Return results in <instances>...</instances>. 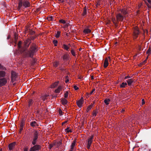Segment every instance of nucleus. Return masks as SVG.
Returning a JSON list of instances; mask_svg holds the SVG:
<instances>
[{
    "label": "nucleus",
    "mask_w": 151,
    "mask_h": 151,
    "mask_svg": "<svg viewBox=\"0 0 151 151\" xmlns=\"http://www.w3.org/2000/svg\"><path fill=\"white\" fill-rule=\"evenodd\" d=\"M37 47L36 45L33 43L31 45L29 50L24 51L23 53V55L25 58H33V56L38 51Z\"/></svg>",
    "instance_id": "obj_1"
},
{
    "label": "nucleus",
    "mask_w": 151,
    "mask_h": 151,
    "mask_svg": "<svg viewBox=\"0 0 151 151\" xmlns=\"http://www.w3.org/2000/svg\"><path fill=\"white\" fill-rule=\"evenodd\" d=\"M6 74L4 71H0V87L5 86L7 83V79L4 78L6 76Z\"/></svg>",
    "instance_id": "obj_2"
},
{
    "label": "nucleus",
    "mask_w": 151,
    "mask_h": 151,
    "mask_svg": "<svg viewBox=\"0 0 151 151\" xmlns=\"http://www.w3.org/2000/svg\"><path fill=\"white\" fill-rule=\"evenodd\" d=\"M30 3L27 0L23 1L22 0H19L18 6L17 9L18 10H19L22 6L25 8H28L30 7Z\"/></svg>",
    "instance_id": "obj_3"
},
{
    "label": "nucleus",
    "mask_w": 151,
    "mask_h": 151,
    "mask_svg": "<svg viewBox=\"0 0 151 151\" xmlns=\"http://www.w3.org/2000/svg\"><path fill=\"white\" fill-rule=\"evenodd\" d=\"M38 133L37 131H36L34 134L33 136V139L32 143L33 145H35L36 143L37 140L38 139Z\"/></svg>",
    "instance_id": "obj_4"
},
{
    "label": "nucleus",
    "mask_w": 151,
    "mask_h": 151,
    "mask_svg": "<svg viewBox=\"0 0 151 151\" xmlns=\"http://www.w3.org/2000/svg\"><path fill=\"white\" fill-rule=\"evenodd\" d=\"M93 136L91 135L88 139L87 147L88 149H89L90 148V147L92 144V141L93 140Z\"/></svg>",
    "instance_id": "obj_5"
},
{
    "label": "nucleus",
    "mask_w": 151,
    "mask_h": 151,
    "mask_svg": "<svg viewBox=\"0 0 151 151\" xmlns=\"http://www.w3.org/2000/svg\"><path fill=\"white\" fill-rule=\"evenodd\" d=\"M41 148V146L38 145H35L33 147H31L30 151H35L39 150Z\"/></svg>",
    "instance_id": "obj_6"
},
{
    "label": "nucleus",
    "mask_w": 151,
    "mask_h": 151,
    "mask_svg": "<svg viewBox=\"0 0 151 151\" xmlns=\"http://www.w3.org/2000/svg\"><path fill=\"white\" fill-rule=\"evenodd\" d=\"M116 18L117 20L119 21H122L124 19V17L120 13H119L116 15Z\"/></svg>",
    "instance_id": "obj_7"
},
{
    "label": "nucleus",
    "mask_w": 151,
    "mask_h": 151,
    "mask_svg": "<svg viewBox=\"0 0 151 151\" xmlns=\"http://www.w3.org/2000/svg\"><path fill=\"white\" fill-rule=\"evenodd\" d=\"M16 144V142H14L9 144V150H13Z\"/></svg>",
    "instance_id": "obj_8"
},
{
    "label": "nucleus",
    "mask_w": 151,
    "mask_h": 151,
    "mask_svg": "<svg viewBox=\"0 0 151 151\" xmlns=\"http://www.w3.org/2000/svg\"><path fill=\"white\" fill-rule=\"evenodd\" d=\"M83 98H81L78 101L76 102L78 106L80 108H81L82 106V104H83Z\"/></svg>",
    "instance_id": "obj_9"
},
{
    "label": "nucleus",
    "mask_w": 151,
    "mask_h": 151,
    "mask_svg": "<svg viewBox=\"0 0 151 151\" xmlns=\"http://www.w3.org/2000/svg\"><path fill=\"white\" fill-rule=\"evenodd\" d=\"M30 39H28L25 40L24 42V45L26 48H28L30 44L31 43Z\"/></svg>",
    "instance_id": "obj_10"
},
{
    "label": "nucleus",
    "mask_w": 151,
    "mask_h": 151,
    "mask_svg": "<svg viewBox=\"0 0 151 151\" xmlns=\"http://www.w3.org/2000/svg\"><path fill=\"white\" fill-rule=\"evenodd\" d=\"M62 58L63 60L67 61L69 60L70 56L68 54H65L62 56Z\"/></svg>",
    "instance_id": "obj_11"
},
{
    "label": "nucleus",
    "mask_w": 151,
    "mask_h": 151,
    "mask_svg": "<svg viewBox=\"0 0 151 151\" xmlns=\"http://www.w3.org/2000/svg\"><path fill=\"white\" fill-rule=\"evenodd\" d=\"M139 29L137 28H135L134 31V35L135 37V38H137L138 37V36L139 34Z\"/></svg>",
    "instance_id": "obj_12"
},
{
    "label": "nucleus",
    "mask_w": 151,
    "mask_h": 151,
    "mask_svg": "<svg viewBox=\"0 0 151 151\" xmlns=\"http://www.w3.org/2000/svg\"><path fill=\"white\" fill-rule=\"evenodd\" d=\"M27 32H28L29 34L32 35H34L35 33V31L30 29H28V28H26L25 33H26Z\"/></svg>",
    "instance_id": "obj_13"
},
{
    "label": "nucleus",
    "mask_w": 151,
    "mask_h": 151,
    "mask_svg": "<svg viewBox=\"0 0 151 151\" xmlns=\"http://www.w3.org/2000/svg\"><path fill=\"white\" fill-rule=\"evenodd\" d=\"M134 82V81L132 78H130L127 80L128 85L129 86H131Z\"/></svg>",
    "instance_id": "obj_14"
},
{
    "label": "nucleus",
    "mask_w": 151,
    "mask_h": 151,
    "mask_svg": "<svg viewBox=\"0 0 151 151\" xmlns=\"http://www.w3.org/2000/svg\"><path fill=\"white\" fill-rule=\"evenodd\" d=\"M111 20L115 25L117 27L118 22V21L117 20V19H116L115 18L113 17L112 18Z\"/></svg>",
    "instance_id": "obj_15"
},
{
    "label": "nucleus",
    "mask_w": 151,
    "mask_h": 151,
    "mask_svg": "<svg viewBox=\"0 0 151 151\" xmlns=\"http://www.w3.org/2000/svg\"><path fill=\"white\" fill-rule=\"evenodd\" d=\"M109 64L108 60L107 58H106L104 61V68H106Z\"/></svg>",
    "instance_id": "obj_16"
},
{
    "label": "nucleus",
    "mask_w": 151,
    "mask_h": 151,
    "mask_svg": "<svg viewBox=\"0 0 151 151\" xmlns=\"http://www.w3.org/2000/svg\"><path fill=\"white\" fill-rule=\"evenodd\" d=\"M25 124V122L23 120H22L20 125V128H21V130H23L24 126Z\"/></svg>",
    "instance_id": "obj_17"
},
{
    "label": "nucleus",
    "mask_w": 151,
    "mask_h": 151,
    "mask_svg": "<svg viewBox=\"0 0 151 151\" xmlns=\"http://www.w3.org/2000/svg\"><path fill=\"white\" fill-rule=\"evenodd\" d=\"M87 13V8L86 6L84 7L83 9V12L82 14V15L83 16H85Z\"/></svg>",
    "instance_id": "obj_18"
},
{
    "label": "nucleus",
    "mask_w": 151,
    "mask_h": 151,
    "mask_svg": "<svg viewBox=\"0 0 151 151\" xmlns=\"http://www.w3.org/2000/svg\"><path fill=\"white\" fill-rule=\"evenodd\" d=\"M61 101L62 104L64 105L68 103V101L65 98L62 99Z\"/></svg>",
    "instance_id": "obj_19"
},
{
    "label": "nucleus",
    "mask_w": 151,
    "mask_h": 151,
    "mask_svg": "<svg viewBox=\"0 0 151 151\" xmlns=\"http://www.w3.org/2000/svg\"><path fill=\"white\" fill-rule=\"evenodd\" d=\"M34 102L33 100L32 99H30L29 100L28 102V108H29L30 107L32 104Z\"/></svg>",
    "instance_id": "obj_20"
},
{
    "label": "nucleus",
    "mask_w": 151,
    "mask_h": 151,
    "mask_svg": "<svg viewBox=\"0 0 151 151\" xmlns=\"http://www.w3.org/2000/svg\"><path fill=\"white\" fill-rule=\"evenodd\" d=\"M76 140L74 139L73 140V142H72L71 144V147H70V148L71 149H73L74 146L76 145Z\"/></svg>",
    "instance_id": "obj_21"
},
{
    "label": "nucleus",
    "mask_w": 151,
    "mask_h": 151,
    "mask_svg": "<svg viewBox=\"0 0 151 151\" xmlns=\"http://www.w3.org/2000/svg\"><path fill=\"white\" fill-rule=\"evenodd\" d=\"M60 63V62L58 61H55L53 63V65L55 68L57 67Z\"/></svg>",
    "instance_id": "obj_22"
},
{
    "label": "nucleus",
    "mask_w": 151,
    "mask_h": 151,
    "mask_svg": "<svg viewBox=\"0 0 151 151\" xmlns=\"http://www.w3.org/2000/svg\"><path fill=\"white\" fill-rule=\"evenodd\" d=\"M48 96V95H45L41 96V98L42 99V100L44 101L46 99Z\"/></svg>",
    "instance_id": "obj_23"
},
{
    "label": "nucleus",
    "mask_w": 151,
    "mask_h": 151,
    "mask_svg": "<svg viewBox=\"0 0 151 151\" xmlns=\"http://www.w3.org/2000/svg\"><path fill=\"white\" fill-rule=\"evenodd\" d=\"M62 47L66 50L68 51L69 49V47L65 44H64L62 45Z\"/></svg>",
    "instance_id": "obj_24"
},
{
    "label": "nucleus",
    "mask_w": 151,
    "mask_h": 151,
    "mask_svg": "<svg viewBox=\"0 0 151 151\" xmlns=\"http://www.w3.org/2000/svg\"><path fill=\"white\" fill-rule=\"evenodd\" d=\"M91 32V30L89 29H85L83 31V32L85 34H88L90 33Z\"/></svg>",
    "instance_id": "obj_25"
},
{
    "label": "nucleus",
    "mask_w": 151,
    "mask_h": 151,
    "mask_svg": "<svg viewBox=\"0 0 151 151\" xmlns=\"http://www.w3.org/2000/svg\"><path fill=\"white\" fill-rule=\"evenodd\" d=\"M126 86H127V84L126 82H123L120 85V87L121 88H125Z\"/></svg>",
    "instance_id": "obj_26"
},
{
    "label": "nucleus",
    "mask_w": 151,
    "mask_h": 151,
    "mask_svg": "<svg viewBox=\"0 0 151 151\" xmlns=\"http://www.w3.org/2000/svg\"><path fill=\"white\" fill-rule=\"evenodd\" d=\"M59 83V82H55L54 83H53L52 85H51V88H54L55 87L58 85Z\"/></svg>",
    "instance_id": "obj_27"
},
{
    "label": "nucleus",
    "mask_w": 151,
    "mask_h": 151,
    "mask_svg": "<svg viewBox=\"0 0 151 151\" xmlns=\"http://www.w3.org/2000/svg\"><path fill=\"white\" fill-rule=\"evenodd\" d=\"M36 125H37V123L35 121L32 122L30 124V126L33 127H34Z\"/></svg>",
    "instance_id": "obj_28"
},
{
    "label": "nucleus",
    "mask_w": 151,
    "mask_h": 151,
    "mask_svg": "<svg viewBox=\"0 0 151 151\" xmlns=\"http://www.w3.org/2000/svg\"><path fill=\"white\" fill-rule=\"evenodd\" d=\"M11 78H16L17 77V74L15 72L12 71L11 72Z\"/></svg>",
    "instance_id": "obj_29"
},
{
    "label": "nucleus",
    "mask_w": 151,
    "mask_h": 151,
    "mask_svg": "<svg viewBox=\"0 0 151 151\" xmlns=\"http://www.w3.org/2000/svg\"><path fill=\"white\" fill-rule=\"evenodd\" d=\"M110 101V100L109 99H106L104 100V102L106 105H108L109 104V102Z\"/></svg>",
    "instance_id": "obj_30"
},
{
    "label": "nucleus",
    "mask_w": 151,
    "mask_h": 151,
    "mask_svg": "<svg viewBox=\"0 0 151 151\" xmlns=\"http://www.w3.org/2000/svg\"><path fill=\"white\" fill-rule=\"evenodd\" d=\"M60 33L61 32L60 31H57V33L55 34V37L57 38H58L60 35Z\"/></svg>",
    "instance_id": "obj_31"
},
{
    "label": "nucleus",
    "mask_w": 151,
    "mask_h": 151,
    "mask_svg": "<svg viewBox=\"0 0 151 151\" xmlns=\"http://www.w3.org/2000/svg\"><path fill=\"white\" fill-rule=\"evenodd\" d=\"M121 12L124 15H126L127 13V12L125 9H122L121 10Z\"/></svg>",
    "instance_id": "obj_32"
},
{
    "label": "nucleus",
    "mask_w": 151,
    "mask_h": 151,
    "mask_svg": "<svg viewBox=\"0 0 151 151\" xmlns=\"http://www.w3.org/2000/svg\"><path fill=\"white\" fill-rule=\"evenodd\" d=\"M93 107V104H91L90 105L88 106L87 108L86 111L88 112Z\"/></svg>",
    "instance_id": "obj_33"
},
{
    "label": "nucleus",
    "mask_w": 151,
    "mask_h": 151,
    "mask_svg": "<svg viewBox=\"0 0 151 151\" xmlns=\"http://www.w3.org/2000/svg\"><path fill=\"white\" fill-rule=\"evenodd\" d=\"M70 127H68L67 128L65 129V131L67 133L71 132L72 130L71 129H69Z\"/></svg>",
    "instance_id": "obj_34"
},
{
    "label": "nucleus",
    "mask_w": 151,
    "mask_h": 151,
    "mask_svg": "<svg viewBox=\"0 0 151 151\" xmlns=\"http://www.w3.org/2000/svg\"><path fill=\"white\" fill-rule=\"evenodd\" d=\"M151 48L149 47L146 52V53L148 54L149 55L150 54H151Z\"/></svg>",
    "instance_id": "obj_35"
},
{
    "label": "nucleus",
    "mask_w": 151,
    "mask_h": 151,
    "mask_svg": "<svg viewBox=\"0 0 151 151\" xmlns=\"http://www.w3.org/2000/svg\"><path fill=\"white\" fill-rule=\"evenodd\" d=\"M22 42L21 41H19L18 44V47L19 49H20L21 48V44Z\"/></svg>",
    "instance_id": "obj_36"
},
{
    "label": "nucleus",
    "mask_w": 151,
    "mask_h": 151,
    "mask_svg": "<svg viewBox=\"0 0 151 151\" xmlns=\"http://www.w3.org/2000/svg\"><path fill=\"white\" fill-rule=\"evenodd\" d=\"M0 69L3 70H6V68L4 67L3 66L0 64Z\"/></svg>",
    "instance_id": "obj_37"
},
{
    "label": "nucleus",
    "mask_w": 151,
    "mask_h": 151,
    "mask_svg": "<svg viewBox=\"0 0 151 151\" xmlns=\"http://www.w3.org/2000/svg\"><path fill=\"white\" fill-rule=\"evenodd\" d=\"M71 53L74 56H76V53H75L74 50L73 49H72L71 50Z\"/></svg>",
    "instance_id": "obj_38"
},
{
    "label": "nucleus",
    "mask_w": 151,
    "mask_h": 151,
    "mask_svg": "<svg viewBox=\"0 0 151 151\" xmlns=\"http://www.w3.org/2000/svg\"><path fill=\"white\" fill-rule=\"evenodd\" d=\"M14 40L16 42L17 41V40L18 38V35L16 33H14Z\"/></svg>",
    "instance_id": "obj_39"
},
{
    "label": "nucleus",
    "mask_w": 151,
    "mask_h": 151,
    "mask_svg": "<svg viewBox=\"0 0 151 151\" xmlns=\"http://www.w3.org/2000/svg\"><path fill=\"white\" fill-rule=\"evenodd\" d=\"M53 44L54 45V46H57V44L58 43V41L57 40H54L53 41Z\"/></svg>",
    "instance_id": "obj_40"
},
{
    "label": "nucleus",
    "mask_w": 151,
    "mask_h": 151,
    "mask_svg": "<svg viewBox=\"0 0 151 151\" xmlns=\"http://www.w3.org/2000/svg\"><path fill=\"white\" fill-rule=\"evenodd\" d=\"M145 2L146 5L147 6L148 8L149 9L151 8V6L149 5V4L147 3V2L146 1H145Z\"/></svg>",
    "instance_id": "obj_41"
},
{
    "label": "nucleus",
    "mask_w": 151,
    "mask_h": 151,
    "mask_svg": "<svg viewBox=\"0 0 151 151\" xmlns=\"http://www.w3.org/2000/svg\"><path fill=\"white\" fill-rule=\"evenodd\" d=\"M59 21L60 22L62 23L63 24H65L66 23V22L63 19H60Z\"/></svg>",
    "instance_id": "obj_42"
},
{
    "label": "nucleus",
    "mask_w": 151,
    "mask_h": 151,
    "mask_svg": "<svg viewBox=\"0 0 151 151\" xmlns=\"http://www.w3.org/2000/svg\"><path fill=\"white\" fill-rule=\"evenodd\" d=\"M98 112V111H93V116H96Z\"/></svg>",
    "instance_id": "obj_43"
},
{
    "label": "nucleus",
    "mask_w": 151,
    "mask_h": 151,
    "mask_svg": "<svg viewBox=\"0 0 151 151\" xmlns=\"http://www.w3.org/2000/svg\"><path fill=\"white\" fill-rule=\"evenodd\" d=\"M68 91L66 92L64 94V97L65 98H67L68 96Z\"/></svg>",
    "instance_id": "obj_44"
},
{
    "label": "nucleus",
    "mask_w": 151,
    "mask_h": 151,
    "mask_svg": "<svg viewBox=\"0 0 151 151\" xmlns=\"http://www.w3.org/2000/svg\"><path fill=\"white\" fill-rule=\"evenodd\" d=\"M54 145L55 144H50L49 147H48L49 149H51L52 147L54 146Z\"/></svg>",
    "instance_id": "obj_45"
},
{
    "label": "nucleus",
    "mask_w": 151,
    "mask_h": 151,
    "mask_svg": "<svg viewBox=\"0 0 151 151\" xmlns=\"http://www.w3.org/2000/svg\"><path fill=\"white\" fill-rule=\"evenodd\" d=\"M59 69L61 71H63L65 70V69L62 66H60L59 67Z\"/></svg>",
    "instance_id": "obj_46"
},
{
    "label": "nucleus",
    "mask_w": 151,
    "mask_h": 151,
    "mask_svg": "<svg viewBox=\"0 0 151 151\" xmlns=\"http://www.w3.org/2000/svg\"><path fill=\"white\" fill-rule=\"evenodd\" d=\"M73 88H74L75 90H77L79 89L78 87L76 86L75 85L73 86Z\"/></svg>",
    "instance_id": "obj_47"
},
{
    "label": "nucleus",
    "mask_w": 151,
    "mask_h": 151,
    "mask_svg": "<svg viewBox=\"0 0 151 151\" xmlns=\"http://www.w3.org/2000/svg\"><path fill=\"white\" fill-rule=\"evenodd\" d=\"M59 114L60 115H63V112L62 111V110H61V109H60L59 110Z\"/></svg>",
    "instance_id": "obj_48"
},
{
    "label": "nucleus",
    "mask_w": 151,
    "mask_h": 151,
    "mask_svg": "<svg viewBox=\"0 0 151 151\" xmlns=\"http://www.w3.org/2000/svg\"><path fill=\"white\" fill-rule=\"evenodd\" d=\"M35 36H31L30 37V38H29V39H30L31 40H34L35 39Z\"/></svg>",
    "instance_id": "obj_49"
},
{
    "label": "nucleus",
    "mask_w": 151,
    "mask_h": 151,
    "mask_svg": "<svg viewBox=\"0 0 151 151\" xmlns=\"http://www.w3.org/2000/svg\"><path fill=\"white\" fill-rule=\"evenodd\" d=\"M53 17L52 16H51L48 18V20L49 21H52L53 20Z\"/></svg>",
    "instance_id": "obj_50"
},
{
    "label": "nucleus",
    "mask_w": 151,
    "mask_h": 151,
    "mask_svg": "<svg viewBox=\"0 0 151 151\" xmlns=\"http://www.w3.org/2000/svg\"><path fill=\"white\" fill-rule=\"evenodd\" d=\"M60 91L59 90L57 89L55 90V92L56 93H59L60 92Z\"/></svg>",
    "instance_id": "obj_51"
},
{
    "label": "nucleus",
    "mask_w": 151,
    "mask_h": 151,
    "mask_svg": "<svg viewBox=\"0 0 151 151\" xmlns=\"http://www.w3.org/2000/svg\"><path fill=\"white\" fill-rule=\"evenodd\" d=\"M15 78H11V81L12 82H13L14 81L15 79Z\"/></svg>",
    "instance_id": "obj_52"
},
{
    "label": "nucleus",
    "mask_w": 151,
    "mask_h": 151,
    "mask_svg": "<svg viewBox=\"0 0 151 151\" xmlns=\"http://www.w3.org/2000/svg\"><path fill=\"white\" fill-rule=\"evenodd\" d=\"M95 88H94L90 92V94H91L93 93L95 91Z\"/></svg>",
    "instance_id": "obj_53"
},
{
    "label": "nucleus",
    "mask_w": 151,
    "mask_h": 151,
    "mask_svg": "<svg viewBox=\"0 0 151 151\" xmlns=\"http://www.w3.org/2000/svg\"><path fill=\"white\" fill-rule=\"evenodd\" d=\"M145 1H146L147 2V1L148 2L150 5H151V0H145Z\"/></svg>",
    "instance_id": "obj_54"
},
{
    "label": "nucleus",
    "mask_w": 151,
    "mask_h": 151,
    "mask_svg": "<svg viewBox=\"0 0 151 151\" xmlns=\"http://www.w3.org/2000/svg\"><path fill=\"white\" fill-rule=\"evenodd\" d=\"M28 148L27 147H25L24 149V151H28Z\"/></svg>",
    "instance_id": "obj_55"
},
{
    "label": "nucleus",
    "mask_w": 151,
    "mask_h": 151,
    "mask_svg": "<svg viewBox=\"0 0 151 151\" xmlns=\"http://www.w3.org/2000/svg\"><path fill=\"white\" fill-rule=\"evenodd\" d=\"M142 5V4L141 3L139 4L138 5V8L139 9H140Z\"/></svg>",
    "instance_id": "obj_56"
},
{
    "label": "nucleus",
    "mask_w": 151,
    "mask_h": 151,
    "mask_svg": "<svg viewBox=\"0 0 151 151\" xmlns=\"http://www.w3.org/2000/svg\"><path fill=\"white\" fill-rule=\"evenodd\" d=\"M57 89L60 91L62 89V87L61 86H59L58 87Z\"/></svg>",
    "instance_id": "obj_57"
},
{
    "label": "nucleus",
    "mask_w": 151,
    "mask_h": 151,
    "mask_svg": "<svg viewBox=\"0 0 151 151\" xmlns=\"http://www.w3.org/2000/svg\"><path fill=\"white\" fill-rule=\"evenodd\" d=\"M142 105H143L145 104V101H144V99H143L142 100Z\"/></svg>",
    "instance_id": "obj_58"
},
{
    "label": "nucleus",
    "mask_w": 151,
    "mask_h": 151,
    "mask_svg": "<svg viewBox=\"0 0 151 151\" xmlns=\"http://www.w3.org/2000/svg\"><path fill=\"white\" fill-rule=\"evenodd\" d=\"M130 78V77L129 76H126V77H125V78H124V79H127V78Z\"/></svg>",
    "instance_id": "obj_59"
},
{
    "label": "nucleus",
    "mask_w": 151,
    "mask_h": 151,
    "mask_svg": "<svg viewBox=\"0 0 151 151\" xmlns=\"http://www.w3.org/2000/svg\"><path fill=\"white\" fill-rule=\"evenodd\" d=\"M67 121H65V122H63L62 123V125H63L64 124H65L67 123Z\"/></svg>",
    "instance_id": "obj_60"
},
{
    "label": "nucleus",
    "mask_w": 151,
    "mask_h": 151,
    "mask_svg": "<svg viewBox=\"0 0 151 151\" xmlns=\"http://www.w3.org/2000/svg\"><path fill=\"white\" fill-rule=\"evenodd\" d=\"M124 111H125V109L124 108V109H122V110L121 111V112L122 113H123L124 112Z\"/></svg>",
    "instance_id": "obj_61"
},
{
    "label": "nucleus",
    "mask_w": 151,
    "mask_h": 151,
    "mask_svg": "<svg viewBox=\"0 0 151 151\" xmlns=\"http://www.w3.org/2000/svg\"><path fill=\"white\" fill-rule=\"evenodd\" d=\"M69 79H66V80H65V83H68L69 81Z\"/></svg>",
    "instance_id": "obj_62"
},
{
    "label": "nucleus",
    "mask_w": 151,
    "mask_h": 151,
    "mask_svg": "<svg viewBox=\"0 0 151 151\" xmlns=\"http://www.w3.org/2000/svg\"><path fill=\"white\" fill-rule=\"evenodd\" d=\"M140 10H138L137 11V14H138L139 13Z\"/></svg>",
    "instance_id": "obj_63"
},
{
    "label": "nucleus",
    "mask_w": 151,
    "mask_h": 151,
    "mask_svg": "<svg viewBox=\"0 0 151 151\" xmlns=\"http://www.w3.org/2000/svg\"><path fill=\"white\" fill-rule=\"evenodd\" d=\"M22 130H21V128H20L19 131V133H21L22 131Z\"/></svg>",
    "instance_id": "obj_64"
}]
</instances>
